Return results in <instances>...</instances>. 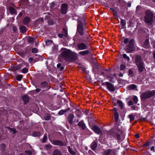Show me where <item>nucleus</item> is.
I'll use <instances>...</instances> for the list:
<instances>
[{
    "mask_svg": "<svg viewBox=\"0 0 155 155\" xmlns=\"http://www.w3.org/2000/svg\"><path fill=\"white\" fill-rule=\"evenodd\" d=\"M117 103L119 106L120 107L121 109L124 108V104L123 102L119 100L117 101Z\"/></svg>",
    "mask_w": 155,
    "mask_h": 155,
    "instance_id": "obj_22",
    "label": "nucleus"
},
{
    "mask_svg": "<svg viewBox=\"0 0 155 155\" xmlns=\"http://www.w3.org/2000/svg\"><path fill=\"white\" fill-rule=\"evenodd\" d=\"M129 39L128 38H126L124 39V42L125 44H127L129 41Z\"/></svg>",
    "mask_w": 155,
    "mask_h": 155,
    "instance_id": "obj_52",
    "label": "nucleus"
},
{
    "mask_svg": "<svg viewBox=\"0 0 155 155\" xmlns=\"http://www.w3.org/2000/svg\"><path fill=\"white\" fill-rule=\"evenodd\" d=\"M20 29L21 32L24 33L26 31V28L25 26H21L20 27Z\"/></svg>",
    "mask_w": 155,
    "mask_h": 155,
    "instance_id": "obj_27",
    "label": "nucleus"
},
{
    "mask_svg": "<svg viewBox=\"0 0 155 155\" xmlns=\"http://www.w3.org/2000/svg\"><path fill=\"white\" fill-rule=\"evenodd\" d=\"M137 67L138 68L139 71L140 72H141L144 69V63L142 62L139 64H137Z\"/></svg>",
    "mask_w": 155,
    "mask_h": 155,
    "instance_id": "obj_11",
    "label": "nucleus"
},
{
    "mask_svg": "<svg viewBox=\"0 0 155 155\" xmlns=\"http://www.w3.org/2000/svg\"><path fill=\"white\" fill-rule=\"evenodd\" d=\"M107 88L111 91L113 92L114 91L115 89L114 85L111 83L107 82L105 83Z\"/></svg>",
    "mask_w": 155,
    "mask_h": 155,
    "instance_id": "obj_8",
    "label": "nucleus"
},
{
    "mask_svg": "<svg viewBox=\"0 0 155 155\" xmlns=\"http://www.w3.org/2000/svg\"><path fill=\"white\" fill-rule=\"evenodd\" d=\"M31 51L33 53H36L38 51V50L36 48H34L32 49Z\"/></svg>",
    "mask_w": 155,
    "mask_h": 155,
    "instance_id": "obj_44",
    "label": "nucleus"
},
{
    "mask_svg": "<svg viewBox=\"0 0 155 155\" xmlns=\"http://www.w3.org/2000/svg\"><path fill=\"white\" fill-rule=\"evenodd\" d=\"M54 144L56 145H63L62 143L59 141H57Z\"/></svg>",
    "mask_w": 155,
    "mask_h": 155,
    "instance_id": "obj_53",
    "label": "nucleus"
},
{
    "mask_svg": "<svg viewBox=\"0 0 155 155\" xmlns=\"http://www.w3.org/2000/svg\"><path fill=\"white\" fill-rule=\"evenodd\" d=\"M89 53V51L88 50H86L84 51H80L79 53V54L83 56H84L88 54Z\"/></svg>",
    "mask_w": 155,
    "mask_h": 155,
    "instance_id": "obj_18",
    "label": "nucleus"
},
{
    "mask_svg": "<svg viewBox=\"0 0 155 155\" xmlns=\"http://www.w3.org/2000/svg\"><path fill=\"white\" fill-rule=\"evenodd\" d=\"M150 150L151 151H153V152H154L155 151L154 147L152 146L150 148Z\"/></svg>",
    "mask_w": 155,
    "mask_h": 155,
    "instance_id": "obj_55",
    "label": "nucleus"
},
{
    "mask_svg": "<svg viewBox=\"0 0 155 155\" xmlns=\"http://www.w3.org/2000/svg\"><path fill=\"white\" fill-rule=\"evenodd\" d=\"M61 64L60 63H59L57 64V66L58 68H59L61 66Z\"/></svg>",
    "mask_w": 155,
    "mask_h": 155,
    "instance_id": "obj_62",
    "label": "nucleus"
},
{
    "mask_svg": "<svg viewBox=\"0 0 155 155\" xmlns=\"http://www.w3.org/2000/svg\"><path fill=\"white\" fill-rule=\"evenodd\" d=\"M136 88V85L134 84H132L130 86H129L128 87V89L130 90H132Z\"/></svg>",
    "mask_w": 155,
    "mask_h": 155,
    "instance_id": "obj_28",
    "label": "nucleus"
},
{
    "mask_svg": "<svg viewBox=\"0 0 155 155\" xmlns=\"http://www.w3.org/2000/svg\"><path fill=\"white\" fill-rule=\"evenodd\" d=\"M78 125L81 127L83 130H84L86 127V125L84 123L83 120H81L78 123Z\"/></svg>",
    "mask_w": 155,
    "mask_h": 155,
    "instance_id": "obj_15",
    "label": "nucleus"
},
{
    "mask_svg": "<svg viewBox=\"0 0 155 155\" xmlns=\"http://www.w3.org/2000/svg\"><path fill=\"white\" fill-rule=\"evenodd\" d=\"M9 9L10 13L12 14H17L15 9L12 7H10L9 8Z\"/></svg>",
    "mask_w": 155,
    "mask_h": 155,
    "instance_id": "obj_24",
    "label": "nucleus"
},
{
    "mask_svg": "<svg viewBox=\"0 0 155 155\" xmlns=\"http://www.w3.org/2000/svg\"><path fill=\"white\" fill-rule=\"evenodd\" d=\"M32 135L35 137L38 136L40 135V133L38 132H35L33 133Z\"/></svg>",
    "mask_w": 155,
    "mask_h": 155,
    "instance_id": "obj_33",
    "label": "nucleus"
},
{
    "mask_svg": "<svg viewBox=\"0 0 155 155\" xmlns=\"http://www.w3.org/2000/svg\"><path fill=\"white\" fill-rule=\"evenodd\" d=\"M47 137L45 135H44L43 138V143H45V142H46L47 140Z\"/></svg>",
    "mask_w": 155,
    "mask_h": 155,
    "instance_id": "obj_46",
    "label": "nucleus"
},
{
    "mask_svg": "<svg viewBox=\"0 0 155 155\" xmlns=\"http://www.w3.org/2000/svg\"><path fill=\"white\" fill-rule=\"evenodd\" d=\"M74 117V114L73 113H71L68 116V123L72 124L73 123V120Z\"/></svg>",
    "mask_w": 155,
    "mask_h": 155,
    "instance_id": "obj_14",
    "label": "nucleus"
},
{
    "mask_svg": "<svg viewBox=\"0 0 155 155\" xmlns=\"http://www.w3.org/2000/svg\"><path fill=\"white\" fill-rule=\"evenodd\" d=\"M97 147V144L96 141H94L91 143V149L93 150H94Z\"/></svg>",
    "mask_w": 155,
    "mask_h": 155,
    "instance_id": "obj_16",
    "label": "nucleus"
},
{
    "mask_svg": "<svg viewBox=\"0 0 155 155\" xmlns=\"http://www.w3.org/2000/svg\"><path fill=\"white\" fill-rule=\"evenodd\" d=\"M22 12H20L19 13V15H18V16L19 17H21V16H22Z\"/></svg>",
    "mask_w": 155,
    "mask_h": 155,
    "instance_id": "obj_63",
    "label": "nucleus"
},
{
    "mask_svg": "<svg viewBox=\"0 0 155 155\" xmlns=\"http://www.w3.org/2000/svg\"><path fill=\"white\" fill-rule=\"evenodd\" d=\"M134 41L132 39L130 40L129 44L126 47V51L128 53H130L134 51L135 49L134 45Z\"/></svg>",
    "mask_w": 155,
    "mask_h": 155,
    "instance_id": "obj_4",
    "label": "nucleus"
},
{
    "mask_svg": "<svg viewBox=\"0 0 155 155\" xmlns=\"http://www.w3.org/2000/svg\"><path fill=\"white\" fill-rule=\"evenodd\" d=\"M22 66L21 64H19L17 66H15L14 67V68L15 70H18L20 69L21 68Z\"/></svg>",
    "mask_w": 155,
    "mask_h": 155,
    "instance_id": "obj_32",
    "label": "nucleus"
},
{
    "mask_svg": "<svg viewBox=\"0 0 155 155\" xmlns=\"http://www.w3.org/2000/svg\"><path fill=\"white\" fill-rule=\"evenodd\" d=\"M53 22L52 21L50 20L48 22V23L49 25H52L53 24Z\"/></svg>",
    "mask_w": 155,
    "mask_h": 155,
    "instance_id": "obj_57",
    "label": "nucleus"
},
{
    "mask_svg": "<svg viewBox=\"0 0 155 155\" xmlns=\"http://www.w3.org/2000/svg\"><path fill=\"white\" fill-rule=\"evenodd\" d=\"M28 42L29 43H31L34 41V39L33 38L31 37H29L28 38Z\"/></svg>",
    "mask_w": 155,
    "mask_h": 155,
    "instance_id": "obj_42",
    "label": "nucleus"
},
{
    "mask_svg": "<svg viewBox=\"0 0 155 155\" xmlns=\"http://www.w3.org/2000/svg\"><path fill=\"white\" fill-rule=\"evenodd\" d=\"M133 100L135 103H137L138 101V98L137 96H134L133 97Z\"/></svg>",
    "mask_w": 155,
    "mask_h": 155,
    "instance_id": "obj_45",
    "label": "nucleus"
},
{
    "mask_svg": "<svg viewBox=\"0 0 155 155\" xmlns=\"http://www.w3.org/2000/svg\"><path fill=\"white\" fill-rule=\"evenodd\" d=\"M67 5L63 4L61 6V13L62 14H65L66 13L67 8Z\"/></svg>",
    "mask_w": 155,
    "mask_h": 155,
    "instance_id": "obj_10",
    "label": "nucleus"
},
{
    "mask_svg": "<svg viewBox=\"0 0 155 155\" xmlns=\"http://www.w3.org/2000/svg\"><path fill=\"white\" fill-rule=\"evenodd\" d=\"M70 104L71 107V109L70 108L68 107V110H69L72 111L76 109V107L74 104L71 101H70Z\"/></svg>",
    "mask_w": 155,
    "mask_h": 155,
    "instance_id": "obj_17",
    "label": "nucleus"
},
{
    "mask_svg": "<svg viewBox=\"0 0 155 155\" xmlns=\"http://www.w3.org/2000/svg\"><path fill=\"white\" fill-rule=\"evenodd\" d=\"M58 35L60 38H62L63 36L67 37V32L66 29L65 28H63L62 34H59Z\"/></svg>",
    "mask_w": 155,
    "mask_h": 155,
    "instance_id": "obj_12",
    "label": "nucleus"
},
{
    "mask_svg": "<svg viewBox=\"0 0 155 155\" xmlns=\"http://www.w3.org/2000/svg\"><path fill=\"white\" fill-rule=\"evenodd\" d=\"M155 95V90L152 91H148L141 94L140 95L141 98L142 100H144L148 98Z\"/></svg>",
    "mask_w": 155,
    "mask_h": 155,
    "instance_id": "obj_3",
    "label": "nucleus"
},
{
    "mask_svg": "<svg viewBox=\"0 0 155 155\" xmlns=\"http://www.w3.org/2000/svg\"><path fill=\"white\" fill-rule=\"evenodd\" d=\"M91 129L95 133L97 134H99L101 132L100 129L96 126H93L92 127Z\"/></svg>",
    "mask_w": 155,
    "mask_h": 155,
    "instance_id": "obj_9",
    "label": "nucleus"
},
{
    "mask_svg": "<svg viewBox=\"0 0 155 155\" xmlns=\"http://www.w3.org/2000/svg\"><path fill=\"white\" fill-rule=\"evenodd\" d=\"M5 129L6 130H8V131L13 134H14L16 133L15 130L14 129H12L10 128L9 127H7L5 128Z\"/></svg>",
    "mask_w": 155,
    "mask_h": 155,
    "instance_id": "obj_21",
    "label": "nucleus"
},
{
    "mask_svg": "<svg viewBox=\"0 0 155 155\" xmlns=\"http://www.w3.org/2000/svg\"><path fill=\"white\" fill-rule=\"evenodd\" d=\"M153 17L155 18L153 12L150 10H147L145 11L144 16L145 23L148 25H151L153 22Z\"/></svg>",
    "mask_w": 155,
    "mask_h": 155,
    "instance_id": "obj_1",
    "label": "nucleus"
},
{
    "mask_svg": "<svg viewBox=\"0 0 155 155\" xmlns=\"http://www.w3.org/2000/svg\"><path fill=\"white\" fill-rule=\"evenodd\" d=\"M123 74L122 73H120L119 74V76L120 77H123Z\"/></svg>",
    "mask_w": 155,
    "mask_h": 155,
    "instance_id": "obj_64",
    "label": "nucleus"
},
{
    "mask_svg": "<svg viewBox=\"0 0 155 155\" xmlns=\"http://www.w3.org/2000/svg\"><path fill=\"white\" fill-rule=\"evenodd\" d=\"M53 155H61L60 152L58 150H55L53 152Z\"/></svg>",
    "mask_w": 155,
    "mask_h": 155,
    "instance_id": "obj_31",
    "label": "nucleus"
},
{
    "mask_svg": "<svg viewBox=\"0 0 155 155\" xmlns=\"http://www.w3.org/2000/svg\"><path fill=\"white\" fill-rule=\"evenodd\" d=\"M25 152L28 155H31L32 154L31 152L29 150H26L25 151Z\"/></svg>",
    "mask_w": 155,
    "mask_h": 155,
    "instance_id": "obj_48",
    "label": "nucleus"
},
{
    "mask_svg": "<svg viewBox=\"0 0 155 155\" xmlns=\"http://www.w3.org/2000/svg\"><path fill=\"white\" fill-rule=\"evenodd\" d=\"M114 117L115 121L116 122H117L119 120V114L117 112H116L115 113Z\"/></svg>",
    "mask_w": 155,
    "mask_h": 155,
    "instance_id": "obj_23",
    "label": "nucleus"
},
{
    "mask_svg": "<svg viewBox=\"0 0 155 155\" xmlns=\"http://www.w3.org/2000/svg\"><path fill=\"white\" fill-rule=\"evenodd\" d=\"M75 48L76 49H78V50H83L87 49V45L83 43H81L77 44V47L75 46L74 43L73 48Z\"/></svg>",
    "mask_w": 155,
    "mask_h": 155,
    "instance_id": "obj_6",
    "label": "nucleus"
},
{
    "mask_svg": "<svg viewBox=\"0 0 155 155\" xmlns=\"http://www.w3.org/2000/svg\"><path fill=\"white\" fill-rule=\"evenodd\" d=\"M128 104L129 105H132L133 104V102L132 101H129L128 102Z\"/></svg>",
    "mask_w": 155,
    "mask_h": 155,
    "instance_id": "obj_54",
    "label": "nucleus"
},
{
    "mask_svg": "<svg viewBox=\"0 0 155 155\" xmlns=\"http://www.w3.org/2000/svg\"><path fill=\"white\" fill-rule=\"evenodd\" d=\"M75 113L76 114V115L78 117H81V112L78 109L76 111Z\"/></svg>",
    "mask_w": 155,
    "mask_h": 155,
    "instance_id": "obj_29",
    "label": "nucleus"
},
{
    "mask_svg": "<svg viewBox=\"0 0 155 155\" xmlns=\"http://www.w3.org/2000/svg\"><path fill=\"white\" fill-rule=\"evenodd\" d=\"M62 52L59 57V58L61 59L62 58L63 59L67 60L68 58V50L63 48L61 49Z\"/></svg>",
    "mask_w": 155,
    "mask_h": 155,
    "instance_id": "obj_5",
    "label": "nucleus"
},
{
    "mask_svg": "<svg viewBox=\"0 0 155 155\" xmlns=\"http://www.w3.org/2000/svg\"><path fill=\"white\" fill-rule=\"evenodd\" d=\"M133 75L134 74L133 71L131 69H130L128 71V75L130 77H133Z\"/></svg>",
    "mask_w": 155,
    "mask_h": 155,
    "instance_id": "obj_35",
    "label": "nucleus"
},
{
    "mask_svg": "<svg viewBox=\"0 0 155 155\" xmlns=\"http://www.w3.org/2000/svg\"><path fill=\"white\" fill-rule=\"evenodd\" d=\"M110 137L112 138H116L118 141L120 142L122 140L120 136L115 132H112L110 134Z\"/></svg>",
    "mask_w": 155,
    "mask_h": 155,
    "instance_id": "obj_7",
    "label": "nucleus"
},
{
    "mask_svg": "<svg viewBox=\"0 0 155 155\" xmlns=\"http://www.w3.org/2000/svg\"><path fill=\"white\" fill-rule=\"evenodd\" d=\"M6 145L5 144L3 143L1 144V149L2 150H4V148L5 147Z\"/></svg>",
    "mask_w": 155,
    "mask_h": 155,
    "instance_id": "obj_47",
    "label": "nucleus"
},
{
    "mask_svg": "<svg viewBox=\"0 0 155 155\" xmlns=\"http://www.w3.org/2000/svg\"><path fill=\"white\" fill-rule=\"evenodd\" d=\"M149 40L148 39H147L145 41L144 43V44L146 46H147L149 45Z\"/></svg>",
    "mask_w": 155,
    "mask_h": 155,
    "instance_id": "obj_50",
    "label": "nucleus"
},
{
    "mask_svg": "<svg viewBox=\"0 0 155 155\" xmlns=\"http://www.w3.org/2000/svg\"><path fill=\"white\" fill-rule=\"evenodd\" d=\"M149 143L148 142H147L146 143H145L144 145V146L145 147H147L149 146Z\"/></svg>",
    "mask_w": 155,
    "mask_h": 155,
    "instance_id": "obj_58",
    "label": "nucleus"
},
{
    "mask_svg": "<svg viewBox=\"0 0 155 155\" xmlns=\"http://www.w3.org/2000/svg\"><path fill=\"white\" fill-rule=\"evenodd\" d=\"M70 51L68 49V62H72L77 59V56L76 54H74L71 58V59H70V57L69 54V53Z\"/></svg>",
    "mask_w": 155,
    "mask_h": 155,
    "instance_id": "obj_13",
    "label": "nucleus"
},
{
    "mask_svg": "<svg viewBox=\"0 0 155 155\" xmlns=\"http://www.w3.org/2000/svg\"><path fill=\"white\" fill-rule=\"evenodd\" d=\"M67 111V110H62L58 112V114L60 115H62L64 114Z\"/></svg>",
    "mask_w": 155,
    "mask_h": 155,
    "instance_id": "obj_30",
    "label": "nucleus"
},
{
    "mask_svg": "<svg viewBox=\"0 0 155 155\" xmlns=\"http://www.w3.org/2000/svg\"><path fill=\"white\" fill-rule=\"evenodd\" d=\"M41 90V89L40 88H37L36 90V91L37 92H40Z\"/></svg>",
    "mask_w": 155,
    "mask_h": 155,
    "instance_id": "obj_61",
    "label": "nucleus"
},
{
    "mask_svg": "<svg viewBox=\"0 0 155 155\" xmlns=\"http://www.w3.org/2000/svg\"><path fill=\"white\" fill-rule=\"evenodd\" d=\"M30 21V19L28 17H25L23 23L25 24H27Z\"/></svg>",
    "mask_w": 155,
    "mask_h": 155,
    "instance_id": "obj_20",
    "label": "nucleus"
},
{
    "mask_svg": "<svg viewBox=\"0 0 155 155\" xmlns=\"http://www.w3.org/2000/svg\"><path fill=\"white\" fill-rule=\"evenodd\" d=\"M135 137L137 138H139L140 137V136L138 134H136L135 135Z\"/></svg>",
    "mask_w": 155,
    "mask_h": 155,
    "instance_id": "obj_59",
    "label": "nucleus"
},
{
    "mask_svg": "<svg viewBox=\"0 0 155 155\" xmlns=\"http://www.w3.org/2000/svg\"><path fill=\"white\" fill-rule=\"evenodd\" d=\"M53 42L51 40H48L46 41L45 43L46 45H48L52 43Z\"/></svg>",
    "mask_w": 155,
    "mask_h": 155,
    "instance_id": "obj_38",
    "label": "nucleus"
},
{
    "mask_svg": "<svg viewBox=\"0 0 155 155\" xmlns=\"http://www.w3.org/2000/svg\"><path fill=\"white\" fill-rule=\"evenodd\" d=\"M13 29L14 31H16L17 30V28L16 27L14 26L13 28Z\"/></svg>",
    "mask_w": 155,
    "mask_h": 155,
    "instance_id": "obj_60",
    "label": "nucleus"
},
{
    "mask_svg": "<svg viewBox=\"0 0 155 155\" xmlns=\"http://www.w3.org/2000/svg\"><path fill=\"white\" fill-rule=\"evenodd\" d=\"M47 85V83L46 82H44L41 84V86L42 87H45Z\"/></svg>",
    "mask_w": 155,
    "mask_h": 155,
    "instance_id": "obj_41",
    "label": "nucleus"
},
{
    "mask_svg": "<svg viewBox=\"0 0 155 155\" xmlns=\"http://www.w3.org/2000/svg\"><path fill=\"white\" fill-rule=\"evenodd\" d=\"M120 23L122 26H124L126 25V22L125 20L124 19H121Z\"/></svg>",
    "mask_w": 155,
    "mask_h": 155,
    "instance_id": "obj_37",
    "label": "nucleus"
},
{
    "mask_svg": "<svg viewBox=\"0 0 155 155\" xmlns=\"http://www.w3.org/2000/svg\"><path fill=\"white\" fill-rule=\"evenodd\" d=\"M136 62L137 64L142 62L141 61V58L140 56H137L136 58Z\"/></svg>",
    "mask_w": 155,
    "mask_h": 155,
    "instance_id": "obj_25",
    "label": "nucleus"
},
{
    "mask_svg": "<svg viewBox=\"0 0 155 155\" xmlns=\"http://www.w3.org/2000/svg\"><path fill=\"white\" fill-rule=\"evenodd\" d=\"M43 19H42V18H40L38 20H37L36 21V23L37 24H38V22H39L40 23L41 25V24H42V23L43 22Z\"/></svg>",
    "mask_w": 155,
    "mask_h": 155,
    "instance_id": "obj_43",
    "label": "nucleus"
},
{
    "mask_svg": "<svg viewBox=\"0 0 155 155\" xmlns=\"http://www.w3.org/2000/svg\"><path fill=\"white\" fill-rule=\"evenodd\" d=\"M126 68V66L124 64H122L120 67V69L121 71H123Z\"/></svg>",
    "mask_w": 155,
    "mask_h": 155,
    "instance_id": "obj_40",
    "label": "nucleus"
},
{
    "mask_svg": "<svg viewBox=\"0 0 155 155\" xmlns=\"http://www.w3.org/2000/svg\"><path fill=\"white\" fill-rule=\"evenodd\" d=\"M113 153L112 150H110L107 149L105 150L104 152V154L105 155H109L110 154H111Z\"/></svg>",
    "mask_w": 155,
    "mask_h": 155,
    "instance_id": "obj_19",
    "label": "nucleus"
},
{
    "mask_svg": "<svg viewBox=\"0 0 155 155\" xmlns=\"http://www.w3.org/2000/svg\"><path fill=\"white\" fill-rule=\"evenodd\" d=\"M22 99L25 103L29 101V97L27 95H25L22 97Z\"/></svg>",
    "mask_w": 155,
    "mask_h": 155,
    "instance_id": "obj_26",
    "label": "nucleus"
},
{
    "mask_svg": "<svg viewBox=\"0 0 155 155\" xmlns=\"http://www.w3.org/2000/svg\"><path fill=\"white\" fill-rule=\"evenodd\" d=\"M84 22L85 19L84 18H82L81 19L79 18L78 21L77 34H79L81 36L84 34L83 24Z\"/></svg>",
    "mask_w": 155,
    "mask_h": 155,
    "instance_id": "obj_2",
    "label": "nucleus"
},
{
    "mask_svg": "<svg viewBox=\"0 0 155 155\" xmlns=\"http://www.w3.org/2000/svg\"><path fill=\"white\" fill-rule=\"evenodd\" d=\"M22 78V77L21 75H18L17 77V79L19 81H20L21 80Z\"/></svg>",
    "mask_w": 155,
    "mask_h": 155,
    "instance_id": "obj_51",
    "label": "nucleus"
},
{
    "mask_svg": "<svg viewBox=\"0 0 155 155\" xmlns=\"http://www.w3.org/2000/svg\"><path fill=\"white\" fill-rule=\"evenodd\" d=\"M123 57L124 59H127L128 61H129L130 60V58L127 56V55L125 54H123Z\"/></svg>",
    "mask_w": 155,
    "mask_h": 155,
    "instance_id": "obj_34",
    "label": "nucleus"
},
{
    "mask_svg": "<svg viewBox=\"0 0 155 155\" xmlns=\"http://www.w3.org/2000/svg\"><path fill=\"white\" fill-rule=\"evenodd\" d=\"M28 71V69L27 68H24L22 69V72L24 73H26Z\"/></svg>",
    "mask_w": 155,
    "mask_h": 155,
    "instance_id": "obj_49",
    "label": "nucleus"
},
{
    "mask_svg": "<svg viewBox=\"0 0 155 155\" xmlns=\"http://www.w3.org/2000/svg\"><path fill=\"white\" fill-rule=\"evenodd\" d=\"M21 2V3L23 4H24L25 3H27L28 2V0H22Z\"/></svg>",
    "mask_w": 155,
    "mask_h": 155,
    "instance_id": "obj_56",
    "label": "nucleus"
},
{
    "mask_svg": "<svg viewBox=\"0 0 155 155\" xmlns=\"http://www.w3.org/2000/svg\"><path fill=\"white\" fill-rule=\"evenodd\" d=\"M128 117L130 118V120H134V116L132 114H130L128 116Z\"/></svg>",
    "mask_w": 155,
    "mask_h": 155,
    "instance_id": "obj_39",
    "label": "nucleus"
},
{
    "mask_svg": "<svg viewBox=\"0 0 155 155\" xmlns=\"http://www.w3.org/2000/svg\"><path fill=\"white\" fill-rule=\"evenodd\" d=\"M68 151L72 155H75V152L70 149L69 147H68Z\"/></svg>",
    "mask_w": 155,
    "mask_h": 155,
    "instance_id": "obj_36",
    "label": "nucleus"
}]
</instances>
